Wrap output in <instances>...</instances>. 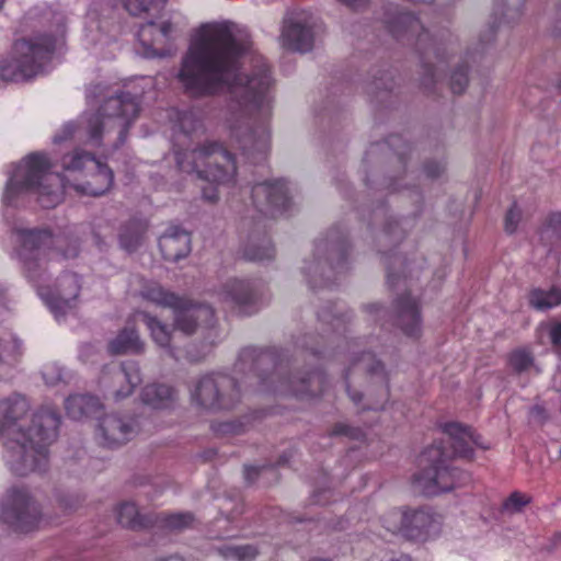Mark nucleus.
<instances>
[{"instance_id": "obj_1", "label": "nucleus", "mask_w": 561, "mask_h": 561, "mask_svg": "<svg viewBox=\"0 0 561 561\" xmlns=\"http://www.w3.org/2000/svg\"><path fill=\"white\" fill-rule=\"evenodd\" d=\"M248 47L234 35L231 22L202 24L184 55L178 79L192 98L231 95V146L247 163L261 165L271 147V68L263 64L251 77L240 72Z\"/></svg>"}, {"instance_id": "obj_2", "label": "nucleus", "mask_w": 561, "mask_h": 561, "mask_svg": "<svg viewBox=\"0 0 561 561\" xmlns=\"http://www.w3.org/2000/svg\"><path fill=\"white\" fill-rule=\"evenodd\" d=\"M65 171L80 172L82 179L71 184L60 173L51 172L53 163L44 152H33L14 165L3 193L5 206L18 207L28 195H36L43 208H54L62 202L68 188L90 196H101L113 185L114 174L94 154L76 149L61 159Z\"/></svg>"}, {"instance_id": "obj_3", "label": "nucleus", "mask_w": 561, "mask_h": 561, "mask_svg": "<svg viewBox=\"0 0 561 561\" xmlns=\"http://www.w3.org/2000/svg\"><path fill=\"white\" fill-rule=\"evenodd\" d=\"M28 408L26 398L20 394L0 400V436H7L4 459L10 470L21 477L47 469L48 447L57 438L60 425L58 412L43 407L25 428L21 422Z\"/></svg>"}, {"instance_id": "obj_4", "label": "nucleus", "mask_w": 561, "mask_h": 561, "mask_svg": "<svg viewBox=\"0 0 561 561\" xmlns=\"http://www.w3.org/2000/svg\"><path fill=\"white\" fill-rule=\"evenodd\" d=\"M16 253L23 264L25 276L37 287V293L59 321L76 307L81 285L76 273H66L58 280L56 293L39 285L49 261L72 259L79 254V243L70 240L66 249L65 238L54 237L47 229H15Z\"/></svg>"}, {"instance_id": "obj_5", "label": "nucleus", "mask_w": 561, "mask_h": 561, "mask_svg": "<svg viewBox=\"0 0 561 561\" xmlns=\"http://www.w3.org/2000/svg\"><path fill=\"white\" fill-rule=\"evenodd\" d=\"M447 442L434 443L419 457L420 471L413 477L414 488L425 496L450 492L470 482L469 472L450 466L453 458L472 459L473 445L481 446L479 435L470 426L457 422L442 426Z\"/></svg>"}, {"instance_id": "obj_6", "label": "nucleus", "mask_w": 561, "mask_h": 561, "mask_svg": "<svg viewBox=\"0 0 561 561\" xmlns=\"http://www.w3.org/2000/svg\"><path fill=\"white\" fill-rule=\"evenodd\" d=\"M234 366L239 371L248 369L247 378L255 377L263 390L282 396L314 398L324 392L328 383L327 375L319 368L291 373L290 359L276 348L244 347Z\"/></svg>"}, {"instance_id": "obj_7", "label": "nucleus", "mask_w": 561, "mask_h": 561, "mask_svg": "<svg viewBox=\"0 0 561 561\" xmlns=\"http://www.w3.org/2000/svg\"><path fill=\"white\" fill-rule=\"evenodd\" d=\"M175 160L180 171L195 174L208 183L202 187L203 198L208 202L218 199V187L234 182L237 162L233 156L219 142L208 141L193 150H175Z\"/></svg>"}, {"instance_id": "obj_8", "label": "nucleus", "mask_w": 561, "mask_h": 561, "mask_svg": "<svg viewBox=\"0 0 561 561\" xmlns=\"http://www.w3.org/2000/svg\"><path fill=\"white\" fill-rule=\"evenodd\" d=\"M139 112V98L129 92H121L108 98L95 113L87 118V142L99 147L105 133L117 130L116 146L123 145Z\"/></svg>"}, {"instance_id": "obj_9", "label": "nucleus", "mask_w": 561, "mask_h": 561, "mask_svg": "<svg viewBox=\"0 0 561 561\" xmlns=\"http://www.w3.org/2000/svg\"><path fill=\"white\" fill-rule=\"evenodd\" d=\"M56 43L50 34L15 41L10 57L0 65L1 79L21 82L35 77L50 61Z\"/></svg>"}, {"instance_id": "obj_10", "label": "nucleus", "mask_w": 561, "mask_h": 561, "mask_svg": "<svg viewBox=\"0 0 561 561\" xmlns=\"http://www.w3.org/2000/svg\"><path fill=\"white\" fill-rule=\"evenodd\" d=\"M140 296L157 306L173 309L174 327L186 335L194 333L202 321H205L209 329L215 327V310L211 307L193 306L191 300L165 290L159 283L146 280L140 289Z\"/></svg>"}, {"instance_id": "obj_11", "label": "nucleus", "mask_w": 561, "mask_h": 561, "mask_svg": "<svg viewBox=\"0 0 561 561\" xmlns=\"http://www.w3.org/2000/svg\"><path fill=\"white\" fill-rule=\"evenodd\" d=\"M381 523L391 534L401 535L411 541L425 542L439 534L442 516L428 507L393 508L381 517Z\"/></svg>"}, {"instance_id": "obj_12", "label": "nucleus", "mask_w": 561, "mask_h": 561, "mask_svg": "<svg viewBox=\"0 0 561 561\" xmlns=\"http://www.w3.org/2000/svg\"><path fill=\"white\" fill-rule=\"evenodd\" d=\"M387 28L388 32L398 41L407 39L408 42H415V45L424 55H427L430 50H433L437 62L435 65H424L423 82L424 84H426L427 81L431 83L436 82L439 65L446 60L440 47L431 36L428 30L423 26L421 20L409 11H399L396 16L387 20Z\"/></svg>"}, {"instance_id": "obj_13", "label": "nucleus", "mask_w": 561, "mask_h": 561, "mask_svg": "<svg viewBox=\"0 0 561 561\" xmlns=\"http://www.w3.org/2000/svg\"><path fill=\"white\" fill-rule=\"evenodd\" d=\"M240 396L241 382L222 374L202 377L192 392L193 402L207 410L231 409Z\"/></svg>"}, {"instance_id": "obj_14", "label": "nucleus", "mask_w": 561, "mask_h": 561, "mask_svg": "<svg viewBox=\"0 0 561 561\" xmlns=\"http://www.w3.org/2000/svg\"><path fill=\"white\" fill-rule=\"evenodd\" d=\"M0 517L15 531L28 533L44 523L37 504L25 489H10L0 505Z\"/></svg>"}, {"instance_id": "obj_15", "label": "nucleus", "mask_w": 561, "mask_h": 561, "mask_svg": "<svg viewBox=\"0 0 561 561\" xmlns=\"http://www.w3.org/2000/svg\"><path fill=\"white\" fill-rule=\"evenodd\" d=\"M117 522L133 530L151 528L182 530L192 526L194 516L191 513L140 515L134 503L126 502L117 507Z\"/></svg>"}, {"instance_id": "obj_16", "label": "nucleus", "mask_w": 561, "mask_h": 561, "mask_svg": "<svg viewBox=\"0 0 561 561\" xmlns=\"http://www.w3.org/2000/svg\"><path fill=\"white\" fill-rule=\"evenodd\" d=\"M251 203L264 217L278 218L289 213L291 202L284 180L264 181L251 187Z\"/></svg>"}, {"instance_id": "obj_17", "label": "nucleus", "mask_w": 561, "mask_h": 561, "mask_svg": "<svg viewBox=\"0 0 561 561\" xmlns=\"http://www.w3.org/2000/svg\"><path fill=\"white\" fill-rule=\"evenodd\" d=\"M355 371H365L371 378L376 377L380 385L382 386L379 399L373 403L363 407V410L377 411L382 409L383 404L388 401L389 398V377L385 370L382 363L377 360L373 353L363 352L357 358L354 359L352 365L347 368L345 373L346 391L351 400L355 404H357L362 401L363 396L359 392L352 391L350 385L351 375Z\"/></svg>"}, {"instance_id": "obj_18", "label": "nucleus", "mask_w": 561, "mask_h": 561, "mask_svg": "<svg viewBox=\"0 0 561 561\" xmlns=\"http://www.w3.org/2000/svg\"><path fill=\"white\" fill-rule=\"evenodd\" d=\"M220 301L241 316L252 314L257 310V290L249 280L231 279L218 293Z\"/></svg>"}, {"instance_id": "obj_19", "label": "nucleus", "mask_w": 561, "mask_h": 561, "mask_svg": "<svg viewBox=\"0 0 561 561\" xmlns=\"http://www.w3.org/2000/svg\"><path fill=\"white\" fill-rule=\"evenodd\" d=\"M135 421H125L115 414H108L99 423V436L101 444L114 448L131 439L135 434Z\"/></svg>"}, {"instance_id": "obj_20", "label": "nucleus", "mask_w": 561, "mask_h": 561, "mask_svg": "<svg viewBox=\"0 0 561 561\" xmlns=\"http://www.w3.org/2000/svg\"><path fill=\"white\" fill-rule=\"evenodd\" d=\"M396 325L409 337H419L421 333V313L419 301L409 293L400 295L394 301Z\"/></svg>"}, {"instance_id": "obj_21", "label": "nucleus", "mask_w": 561, "mask_h": 561, "mask_svg": "<svg viewBox=\"0 0 561 561\" xmlns=\"http://www.w3.org/2000/svg\"><path fill=\"white\" fill-rule=\"evenodd\" d=\"M159 248L165 261L176 262L191 252V234L179 226H171L159 238Z\"/></svg>"}, {"instance_id": "obj_22", "label": "nucleus", "mask_w": 561, "mask_h": 561, "mask_svg": "<svg viewBox=\"0 0 561 561\" xmlns=\"http://www.w3.org/2000/svg\"><path fill=\"white\" fill-rule=\"evenodd\" d=\"M282 39L283 46L294 51L307 53L313 47L311 27L298 22L285 21Z\"/></svg>"}, {"instance_id": "obj_23", "label": "nucleus", "mask_w": 561, "mask_h": 561, "mask_svg": "<svg viewBox=\"0 0 561 561\" xmlns=\"http://www.w3.org/2000/svg\"><path fill=\"white\" fill-rule=\"evenodd\" d=\"M65 409L70 419L80 421L90 416L99 417L103 405L95 396L73 394L66 399Z\"/></svg>"}, {"instance_id": "obj_24", "label": "nucleus", "mask_w": 561, "mask_h": 561, "mask_svg": "<svg viewBox=\"0 0 561 561\" xmlns=\"http://www.w3.org/2000/svg\"><path fill=\"white\" fill-rule=\"evenodd\" d=\"M141 400L153 409H168L176 400L175 390L163 383L147 385L141 391Z\"/></svg>"}, {"instance_id": "obj_25", "label": "nucleus", "mask_w": 561, "mask_h": 561, "mask_svg": "<svg viewBox=\"0 0 561 561\" xmlns=\"http://www.w3.org/2000/svg\"><path fill=\"white\" fill-rule=\"evenodd\" d=\"M172 25L170 22H163L160 26H157L153 22H149L146 25H142L138 31V39L144 47L146 54L150 57H162V54L159 49L154 48V39L151 41L153 35H158L162 38H168L171 32Z\"/></svg>"}, {"instance_id": "obj_26", "label": "nucleus", "mask_w": 561, "mask_h": 561, "mask_svg": "<svg viewBox=\"0 0 561 561\" xmlns=\"http://www.w3.org/2000/svg\"><path fill=\"white\" fill-rule=\"evenodd\" d=\"M107 348L112 355L140 353L144 344L134 329L125 328L108 343Z\"/></svg>"}, {"instance_id": "obj_27", "label": "nucleus", "mask_w": 561, "mask_h": 561, "mask_svg": "<svg viewBox=\"0 0 561 561\" xmlns=\"http://www.w3.org/2000/svg\"><path fill=\"white\" fill-rule=\"evenodd\" d=\"M318 319L323 325L325 332L332 331L341 333L345 331V325L350 321V317L344 312L343 307L336 302H330L318 312Z\"/></svg>"}, {"instance_id": "obj_28", "label": "nucleus", "mask_w": 561, "mask_h": 561, "mask_svg": "<svg viewBox=\"0 0 561 561\" xmlns=\"http://www.w3.org/2000/svg\"><path fill=\"white\" fill-rule=\"evenodd\" d=\"M147 222L141 219H131L119 233L121 247L127 252H134L141 244L147 231Z\"/></svg>"}, {"instance_id": "obj_29", "label": "nucleus", "mask_w": 561, "mask_h": 561, "mask_svg": "<svg viewBox=\"0 0 561 561\" xmlns=\"http://www.w3.org/2000/svg\"><path fill=\"white\" fill-rule=\"evenodd\" d=\"M137 316L140 317L141 320L147 325L153 341L161 347H168L169 355L175 359H179L176 351L170 345L171 331L169 330V328L165 324L161 323L157 318L151 317L146 312H139Z\"/></svg>"}, {"instance_id": "obj_30", "label": "nucleus", "mask_w": 561, "mask_h": 561, "mask_svg": "<svg viewBox=\"0 0 561 561\" xmlns=\"http://www.w3.org/2000/svg\"><path fill=\"white\" fill-rule=\"evenodd\" d=\"M529 305L539 311H546L561 305V289L553 286L548 290L534 288L528 295Z\"/></svg>"}, {"instance_id": "obj_31", "label": "nucleus", "mask_w": 561, "mask_h": 561, "mask_svg": "<svg viewBox=\"0 0 561 561\" xmlns=\"http://www.w3.org/2000/svg\"><path fill=\"white\" fill-rule=\"evenodd\" d=\"M116 375L123 377L127 386L115 392L116 399H123L133 393L134 389L141 382V375L139 366L136 362L127 360L122 363L118 367Z\"/></svg>"}, {"instance_id": "obj_32", "label": "nucleus", "mask_w": 561, "mask_h": 561, "mask_svg": "<svg viewBox=\"0 0 561 561\" xmlns=\"http://www.w3.org/2000/svg\"><path fill=\"white\" fill-rule=\"evenodd\" d=\"M243 255L248 261L263 262L274 259L275 248L270 238L264 237L260 244H249L245 247Z\"/></svg>"}, {"instance_id": "obj_33", "label": "nucleus", "mask_w": 561, "mask_h": 561, "mask_svg": "<svg viewBox=\"0 0 561 561\" xmlns=\"http://www.w3.org/2000/svg\"><path fill=\"white\" fill-rule=\"evenodd\" d=\"M534 362L533 353L525 347L513 350L507 356L508 366L518 375L533 367Z\"/></svg>"}, {"instance_id": "obj_34", "label": "nucleus", "mask_w": 561, "mask_h": 561, "mask_svg": "<svg viewBox=\"0 0 561 561\" xmlns=\"http://www.w3.org/2000/svg\"><path fill=\"white\" fill-rule=\"evenodd\" d=\"M220 553L225 559H231L237 561H252L257 556L259 551L254 546H224L220 549Z\"/></svg>"}, {"instance_id": "obj_35", "label": "nucleus", "mask_w": 561, "mask_h": 561, "mask_svg": "<svg viewBox=\"0 0 561 561\" xmlns=\"http://www.w3.org/2000/svg\"><path fill=\"white\" fill-rule=\"evenodd\" d=\"M530 495L519 491H514L502 503L501 512L507 514L520 513L524 507L530 504Z\"/></svg>"}, {"instance_id": "obj_36", "label": "nucleus", "mask_w": 561, "mask_h": 561, "mask_svg": "<svg viewBox=\"0 0 561 561\" xmlns=\"http://www.w3.org/2000/svg\"><path fill=\"white\" fill-rule=\"evenodd\" d=\"M450 90L454 94H461L468 85V65L461 64L450 76Z\"/></svg>"}, {"instance_id": "obj_37", "label": "nucleus", "mask_w": 561, "mask_h": 561, "mask_svg": "<svg viewBox=\"0 0 561 561\" xmlns=\"http://www.w3.org/2000/svg\"><path fill=\"white\" fill-rule=\"evenodd\" d=\"M125 9L129 14L138 16L159 8L161 0H123Z\"/></svg>"}, {"instance_id": "obj_38", "label": "nucleus", "mask_w": 561, "mask_h": 561, "mask_svg": "<svg viewBox=\"0 0 561 561\" xmlns=\"http://www.w3.org/2000/svg\"><path fill=\"white\" fill-rule=\"evenodd\" d=\"M332 436H345L352 440L364 442L366 435L359 427H352L344 423L334 425L331 432Z\"/></svg>"}, {"instance_id": "obj_39", "label": "nucleus", "mask_w": 561, "mask_h": 561, "mask_svg": "<svg viewBox=\"0 0 561 561\" xmlns=\"http://www.w3.org/2000/svg\"><path fill=\"white\" fill-rule=\"evenodd\" d=\"M211 430L215 434L226 436V435H237L243 433L244 424L240 421H229V422H219L213 423Z\"/></svg>"}, {"instance_id": "obj_40", "label": "nucleus", "mask_w": 561, "mask_h": 561, "mask_svg": "<svg viewBox=\"0 0 561 561\" xmlns=\"http://www.w3.org/2000/svg\"><path fill=\"white\" fill-rule=\"evenodd\" d=\"M561 234V213H552L547 218L542 229H541V239L546 237H554L559 238Z\"/></svg>"}, {"instance_id": "obj_41", "label": "nucleus", "mask_w": 561, "mask_h": 561, "mask_svg": "<svg viewBox=\"0 0 561 561\" xmlns=\"http://www.w3.org/2000/svg\"><path fill=\"white\" fill-rule=\"evenodd\" d=\"M520 220V210L517 208L516 203L507 210L505 215V231L508 233L515 232L517 225Z\"/></svg>"}, {"instance_id": "obj_42", "label": "nucleus", "mask_w": 561, "mask_h": 561, "mask_svg": "<svg viewBox=\"0 0 561 561\" xmlns=\"http://www.w3.org/2000/svg\"><path fill=\"white\" fill-rule=\"evenodd\" d=\"M201 122L193 119V114L185 112L180 117V128L184 135L190 136L193 131H195L199 126Z\"/></svg>"}, {"instance_id": "obj_43", "label": "nucleus", "mask_w": 561, "mask_h": 561, "mask_svg": "<svg viewBox=\"0 0 561 561\" xmlns=\"http://www.w3.org/2000/svg\"><path fill=\"white\" fill-rule=\"evenodd\" d=\"M77 133V125L76 123L69 122L66 123L61 129L54 136V142L60 144L64 142L75 136Z\"/></svg>"}, {"instance_id": "obj_44", "label": "nucleus", "mask_w": 561, "mask_h": 561, "mask_svg": "<svg viewBox=\"0 0 561 561\" xmlns=\"http://www.w3.org/2000/svg\"><path fill=\"white\" fill-rule=\"evenodd\" d=\"M549 337L552 346L561 351V321L553 322L549 329Z\"/></svg>"}, {"instance_id": "obj_45", "label": "nucleus", "mask_w": 561, "mask_h": 561, "mask_svg": "<svg viewBox=\"0 0 561 561\" xmlns=\"http://www.w3.org/2000/svg\"><path fill=\"white\" fill-rule=\"evenodd\" d=\"M445 171V165L440 162L430 161L424 164V173L430 179L438 178Z\"/></svg>"}, {"instance_id": "obj_46", "label": "nucleus", "mask_w": 561, "mask_h": 561, "mask_svg": "<svg viewBox=\"0 0 561 561\" xmlns=\"http://www.w3.org/2000/svg\"><path fill=\"white\" fill-rule=\"evenodd\" d=\"M266 466H244V479L252 483L254 482L262 470H264Z\"/></svg>"}, {"instance_id": "obj_47", "label": "nucleus", "mask_w": 561, "mask_h": 561, "mask_svg": "<svg viewBox=\"0 0 561 561\" xmlns=\"http://www.w3.org/2000/svg\"><path fill=\"white\" fill-rule=\"evenodd\" d=\"M328 495H331V490H316L312 494V502L321 505L328 504L331 502Z\"/></svg>"}, {"instance_id": "obj_48", "label": "nucleus", "mask_w": 561, "mask_h": 561, "mask_svg": "<svg viewBox=\"0 0 561 561\" xmlns=\"http://www.w3.org/2000/svg\"><path fill=\"white\" fill-rule=\"evenodd\" d=\"M400 275H397L391 271L390 266H387V283L390 287H394L397 285V282L400 279Z\"/></svg>"}, {"instance_id": "obj_49", "label": "nucleus", "mask_w": 561, "mask_h": 561, "mask_svg": "<svg viewBox=\"0 0 561 561\" xmlns=\"http://www.w3.org/2000/svg\"><path fill=\"white\" fill-rule=\"evenodd\" d=\"M308 350L310 351V353L313 355V356H323L324 355V350H321L319 347H316V346H308Z\"/></svg>"}, {"instance_id": "obj_50", "label": "nucleus", "mask_w": 561, "mask_h": 561, "mask_svg": "<svg viewBox=\"0 0 561 561\" xmlns=\"http://www.w3.org/2000/svg\"><path fill=\"white\" fill-rule=\"evenodd\" d=\"M160 561H185V560L179 556H170L168 558L161 559Z\"/></svg>"}, {"instance_id": "obj_51", "label": "nucleus", "mask_w": 561, "mask_h": 561, "mask_svg": "<svg viewBox=\"0 0 561 561\" xmlns=\"http://www.w3.org/2000/svg\"><path fill=\"white\" fill-rule=\"evenodd\" d=\"M59 506L62 507L64 510H68V508H72L73 507L72 505L68 504L65 500H60Z\"/></svg>"}, {"instance_id": "obj_52", "label": "nucleus", "mask_w": 561, "mask_h": 561, "mask_svg": "<svg viewBox=\"0 0 561 561\" xmlns=\"http://www.w3.org/2000/svg\"><path fill=\"white\" fill-rule=\"evenodd\" d=\"M378 305L377 304H373V305H368L366 308H367V311L368 312H375L378 310Z\"/></svg>"}, {"instance_id": "obj_53", "label": "nucleus", "mask_w": 561, "mask_h": 561, "mask_svg": "<svg viewBox=\"0 0 561 561\" xmlns=\"http://www.w3.org/2000/svg\"><path fill=\"white\" fill-rule=\"evenodd\" d=\"M287 462H288V458L285 455H283V456L279 457V460H278L277 465L282 466V465H285Z\"/></svg>"}, {"instance_id": "obj_54", "label": "nucleus", "mask_w": 561, "mask_h": 561, "mask_svg": "<svg viewBox=\"0 0 561 561\" xmlns=\"http://www.w3.org/2000/svg\"><path fill=\"white\" fill-rule=\"evenodd\" d=\"M399 561H412V559L408 554H400V560Z\"/></svg>"}, {"instance_id": "obj_55", "label": "nucleus", "mask_w": 561, "mask_h": 561, "mask_svg": "<svg viewBox=\"0 0 561 561\" xmlns=\"http://www.w3.org/2000/svg\"><path fill=\"white\" fill-rule=\"evenodd\" d=\"M561 541V533L554 535V546L558 545V542Z\"/></svg>"}, {"instance_id": "obj_56", "label": "nucleus", "mask_w": 561, "mask_h": 561, "mask_svg": "<svg viewBox=\"0 0 561 561\" xmlns=\"http://www.w3.org/2000/svg\"><path fill=\"white\" fill-rule=\"evenodd\" d=\"M310 561H331V560H329V559H312Z\"/></svg>"}, {"instance_id": "obj_57", "label": "nucleus", "mask_w": 561, "mask_h": 561, "mask_svg": "<svg viewBox=\"0 0 561 561\" xmlns=\"http://www.w3.org/2000/svg\"><path fill=\"white\" fill-rule=\"evenodd\" d=\"M3 295H4V291H3V289H2V288H0V299H2V298H3Z\"/></svg>"}, {"instance_id": "obj_58", "label": "nucleus", "mask_w": 561, "mask_h": 561, "mask_svg": "<svg viewBox=\"0 0 561 561\" xmlns=\"http://www.w3.org/2000/svg\"><path fill=\"white\" fill-rule=\"evenodd\" d=\"M5 0H0V10L3 8Z\"/></svg>"}, {"instance_id": "obj_59", "label": "nucleus", "mask_w": 561, "mask_h": 561, "mask_svg": "<svg viewBox=\"0 0 561 561\" xmlns=\"http://www.w3.org/2000/svg\"><path fill=\"white\" fill-rule=\"evenodd\" d=\"M400 560V556L398 558H391L389 561H399Z\"/></svg>"}, {"instance_id": "obj_60", "label": "nucleus", "mask_w": 561, "mask_h": 561, "mask_svg": "<svg viewBox=\"0 0 561 561\" xmlns=\"http://www.w3.org/2000/svg\"><path fill=\"white\" fill-rule=\"evenodd\" d=\"M558 88L561 90V80L558 83Z\"/></svg>"}, {"instance_id": "obj_61", "label": "nucleus", "mask_w": 561, "mask_h": 561, "mask_svg": "<svg viewBox=\"0 0 561 561\" xmlns=\"http://www.w3.org/2000/svg\"><path fill=\"white\" fill-rule=\"evenodd\" d=\"M560 458H561V448H560Z\"/></svg>"}]
</instances>
